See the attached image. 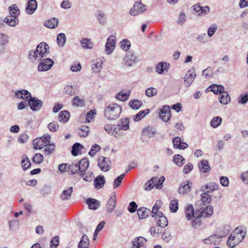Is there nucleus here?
I'll use <instances>...</instances> for the list:
<instances>
[{
    "instance_id": "nucleus-1",
    "label": "nucleus",
    "mask_w": 248,
    "mask_h": 248,
    "mask_svg": "<svg viewBox=\"0 0 248 248\" xmlns=\"http://www.w3.org/2000/svg\"><path fill=\"white\" fill-rule=\"evenodd\" d=\"M49 49V47L46 43H40L37 45L34 50L30 51L28 58L33 61L39 62L43 58L46 57L48 55Z\"/></svg>"
},
{
    "instance_id": "nucleus-2",
    "label": "nucleus",
    "mask_w": 248,
    "mask_h": 248,
    "mask_svg": "<svg viewBox=\"0 0 248 248\" xmlns=\"http://www.w3.org/2000/svg\"><path fill=\"white\" fill-rule=\"evenodd\" d=\"M122 111L121 106L116 103L107 105L104 108V116L106 119L109 121L117 119Z\"/></svg>"
},
{
    "instance_id": "nucleus-3",
    "label": "nucleus",
    "mask_w": 248,
    "mask_h": 248,
    "mask_svg": "<svg viewBox=\"0 0 248 248\" xmlns=\"http://www.w3.org/2000/svg\"><path fill=\"white\" fill-rule=\"evenodd\" d=\"M246 232L241 228H236L232 231L228 237L227 245L231 248H233L239 244L246 236Z\"/></svg>"
},
{
    "instance_id": "nucleus-4",
    "label": "nucleus",
    "mask_w": 248,
    "mask_h": 248,
    "mask_svg": "<svg viewBox=\"0 0 248 248\" xmlns=\"http://www.w3.org/2000/svg\"><path fill=\"white\" fill-rule=\"evenodd\" d=\"M10 15L7 16L4 22L11 27H15L18 24V16L20 14L19 9L16 4H13L9 7Z\"/></svg>"
},
{
    "instance_id": "nucleus-5",
    "label": "nucleus",
    "mask_w": 248,
    "mask_h": 248,
    "mask_svg": "<svg viewBox=\"0 0 248 248\" xmlns=\"http://www.w3.org/2000/svg\"><path fill=\"white\" fill-rule=\"evenodd\" d=\"M147 6L141 2H136L130 10V14L132 16H136L146 11Z\"/></svg>"
},
{
    "instance_id": "nucleus-6",
    "label": "nucleus",
    "mask_w": 248,
    "mask_h": 248,
    "mask_svg": "<svg viewBox=\"0 0 248 248\" xmlns=\"http://www.w3.org/2000/svg\"><path fill=\"white\" fill-rule=\"evenodd\" d=\"M98 165L102 171H107L111 169V160L108 157L101 156L99 157Z\"/></svg>"
},
{
    "instance_id": "nucleus-7",
    "label": "nucleus",
    "mask_w": 248,
    "mask_h": 248,
    "mask_svg": "<svg viewBox=\"0 0 248 248\" xmlns=\"http://www.w3.org/2000/svg\"><path fill=\"white\" fill-rule=\"evenodd\" d=\"M38 66V70L40 72L46 71L50 69L54 64L53 61L49 58L40 60Z\"/></svg>"
},
{
    "instance_id": "nucleus-8",
    "label": "nucleus",
    "mask_w": 248,
    "mask_h": 248,
    "mask_svg": "<svg viewBox=\"0 0 248 248\" xmlns=\"http://www.w3.org/2000/svg\"><path fill=\"white\" fill-rule=\"evenodd\" d=\"M196 76L195 70L192 67L186 72L184 77L185 86L186 87L189 86L193 82Z\"/></svg>"
},
{
    "instance_id": "nucleus-9",
    "label": "nucleus",
    "mask_w": 248,
    "mask_h": 248,
    "mask_svg": "<svg viewBox=\"0 0 248 248\" xmlns=\"http://www.w3.org/2000/svg\"><path fill=\"white\" fill-rule=\"evenodd\" d=\"M28 104L32 111H37L42 108L43 102L41 100L32 97L30 99Z\"/></svg>"
},
{
    "instance_id": "nucleus-10",
    "label": "nucleus",
    "mask_w": 248,
    "mask_h": 248,
    "mask_svg": "<svg viewBox=\"0 0 248 248\" xmlns=\"http://www.w3.org/2000/svg\"><path fill=\"white\" fill-rule=\"evenodd\" d=\"M160 118L164 122L169 121L171 117L170 109L169 106H164L160 109Z\"/></svg>"
},
{
    "instance_id": "nucleus-11",
    "label": "nucleus",
    "mask_w": 248,
    "mask_h": 248,
    "mask_svg": "<svg viewBox=\"0 0 248 248\" xmlns=\"http://www.w3.org/2000/svg\"><path fill=\"white\" fill-rule=\"evenodd\" d=\"M157 225L162 228H165L168 225V221L167 217L163 215L161 212L157 213V215L155 216Z\"/></svg>"
},
{
    "instance_id": "nucleus-12",
    "label": "nucleus",
    "mask_w": 248,
    "mask_h": 248,
    "mask_svg": "<svg viewBox=\"0 0 248 248\" xmlns=\"http://www.w3.org/2000/svg\"><path fill=\"white\" fill-rule=\"evenodd\" d=\"M146 239L141 236L136 237L132 241V245L133 248H140L146 246Z\"/></svg>"
},
{
    "instance_id": "nucleus-13",
    "label": "nucleus",
    "mask_w": 248,
    "mask_h": 248,
    "mask_svg": "<svg viewBox=\"0 0 248 248\" xmlns=\"http://www.w3.org/2000/svg\"><path fill=\"white\" fill-rule=\"evenodd\" d=\"M115 44V37L114 36H109L107 41L105 48L106 51L108 54H110L114 49Z\"/></svg>"
},
{
    "instance_id": "nucleus-14",
    "label": "nucleus",
    "mask_w": 248,
    "mask_h": 248,
    "mask_svg": "<svg viewBox=\"0 0 248 248\" xmlns=\"http://www.w3.org/2000/svg\"><path fill=\"white\" fill-rule=\"evenodd\" d=\"M125 65L131 66L137 62V57L133 52H129L124 59Z\"/></svg>"
},
{
    "instance_id": "nucleus-15",
    "label": "nucleus",
    "mask_w": 248,
    "mask_h": 248,
    "mask_svg": "<svg viewBox=\"0 0 248 248\" xmlns=\"http://www.w3.org/2000/svg\"><path fill=\"white\" fill-rule=\"evenodd\" d=\"M16 96L18 98L23 99L26 101H29L31 98L32 97L31 94L26 90L17 91L16 93Z\"/></svg>"
},
{
    "instance_id": "nucleus-16",
    "label": "nucleus",
    "mask_w": 248,
    "mask_h": 248,
    "mask_svg": "<svg viewBox=\"0 0 248 248\" xmlns=\"http://www.w3.org/2000/svg\"><path fill=\"white\" fill-rule=\"evenodd\" d=\"M198 210L201 212L200 216L207 217L211 216L213 213V207L211 205L207 206L204 208L203 206L198 208Z\"/></svg>"
},
{
    "instance_id": "nucleus-17",
    "label": "nucleus",
    "mask_w": 248,
    "mask_h": 248,
    "mask_svg": "<svg viewBox=\"0 0 248 248\" xmlns=\"http://www.w3.org/2000/svg\"><path fill=\"white\" fill-rule=\"evenodd\" d=\"M172 143L174 147L179 149H185L188 147V144L185 142L182 141L181 138L179 137H176L173 138Z\"/></svg>"
},
{
    "instance_id": "nucleus-18",
    "label": "nucleus",
    "mask_w": 248,
    "mask_h": 248,
    "mask_svg": "<svg viewBox=\"0 0 248 248\" xmlns=\"http://www.w3.org/2000/svg\"><path fill=\"white\" fill-rule=\"evenodd\" d=\"M37 7V2L36 0H29L26 8V12L30 15L32 14L36 10Z\"/></svg>"
},
{
    "instance_id": "nucleus-19",
    "label": "nucleus",
    "mask_w": 248,
    "mask_h": 248,
    "mask_svg": "<svg viewBox=\"0 0 248 248\" xmlns=\"http://www.w3.org/2000/svg\"><path fill=\"white\" fill-rule=\"evenodd\" d=\"M192 183L187 181L183 182L181 185L178 189V192L180 194L187 193L190 191Z\"/></svg>"
},
{
    "instance_id": "nucleus-20",
    "label": "nucleus",
    "mask_w": 248,
    "mask_h": 248,
    "mask_svg": "<svg viewBox=\"0 0 248 248\" xmlns=\"http://www.w3.org/2000/svg\"><path fill=\"white\" fill-rule=\"evenodd\" d=\"M218 188V185L214 183L203 185L201 187V191L208 193L212 192L214 190Z\"/></svg>"
},
{
    "instance_id": "nucleus-21",
    "label": "nucleus",
    "mask_w": 248,
    "mask_h": 248,
    "mask_svg": "<svg viewBox=\"0 0 248 248\" xmlns=\"http://www.w3.org/2000/svg\"><path fill=\"white\" fill-rule=\"evenodd\" d=\"M106 182L105 177L103 175H99L96 177L94 180V186L96 189H99L102 188Z\"/></svg>"
},
{
    "instance_id": "nucleus-22",
    "label": "nucleus",
    "mask_w": 248,
    "mask_h": 248,
    "mask_svg": "<svg viewBox=\"0 0 248 248\" xmlns=\"http://www.w3.org/2000/svg\"><path fill=\"white\" fill-rule=\"evenodd\" d=\"M116 205V197L115 195L111 196L107 204L106 210L108 213H112Z\"/></svg>"
},
{
    "instance_id": "nucleus-23",
    "label": "nucleus",
    "mask_w": 248,
    "mask_h": 248,
    "mask_svg": "<svg viewBox=\"0 0 248 248\" xmlns=\"http://www.w3.org/2000/svg\"><path fill=\"white\" fill-rule=\"evenodd\" d=\"M142 132L143 135L151 138L156 133V130L154 126H148L143 128Z\"/></svg>"
},
{
    "instance_id": "nucleus-24",
    "label": "nucleus",
    "mask_w": 248,
    "mask_h": 248,
    "mask_svg": "<svg viewBox=\"0 0 248 248\" xmlns=\"http://www.w3.org/2000/svg\"><path fill=\"white\" fill-rule=\"evenodd\" d=\"M201 201L197 202L195 206L198 205L199 204H201V203H202L203 205H205L210 203L211 201L210 195L207 192L202 193L201 195Z\"/></svg>"
},
{
    "instance_id": "nucleus-25",
    "label": "nucleus",
    "mask_w": 248,
    "mask_h": 248,
    "mask_svg": "<svg viewBox=\"0 0 248 248\" xmlns=\"http://www.w3.org/2000/svg\"><path fill=\"white\" fill-rule=\"evenodd\" d=\"M73 192V188L72 186L64 189L60 195L61 199L62 201L69 200L71 199Z\"/></svg>"
},
{
    "instance_id": "nucleus-26",
    "label": "nucleus",
    "mask_w": 248,
    "mask_h": 248,
    "mask_svg": "<svg viewBox=\"0 0 248 248\" xmlns=\"http://www.w3.org/2000/svg\"><path fill=\"white\" fill-rule=\"evenodd\" d=\"M78 87L76 85H67L64 88L63 93L70 96H73L77 94Z\"/></svg>"
},
{
    "instance_id": "nucleus-27",
    "label": "nucleus",
    "mask_w": 248,
    "mask_h": 248,
    "mask_svg": "<svg viewBox=\"0 0 248 248\" xmlns=\"http://www.w3.org/2000/svg\"><path fill=\"white\" fill-rule=\"evenodd\" d=\"M138 214L140 219H143L152 215L151 211L145 207H140L138 210Z\"/></svg>"
},
{
    "instance_id": "nucleus-28",
    "label": "nucleus",
    "mask_w": 248,
    "mask_h": 248,
    "mask_svg": "<svg viewBox=\"0 0 248 248\" xmlns=\"http://www.w3.org/2000/svg\"><path fill=\"white\" fill-rule=\"evenodd\" d=\"M199 168L200 170L203 173L208 172L211 170L209 162L206 160L201 161L199 163Z\"/></svg>"
},
{
    "instance_id": "nucleus-29",
    "label": "nucleus",
    "mask_w": 248,
    "mask_h": 248,
    "mask_svg": "<svg viewBox=\"0 0 248 248\" xmlns=\"http://www.w3.org/2000/svg\"><path fill=\"white\" fill-rule=\"evenodd\" d=\"M78 165L79 168V172L78 173H82L87 170L89 165V161L87 158L82 159L78 163Z\"/></svg>"
},
{
    "instance_id": "nucleus-30",
    "label": "nucleus",
    "mask_w": 248,
    "mask_h": 248,
    "mask_svg": "<svg viewBox=\"0 0 248 248\" xmlns=\"http://www.w3.org/2000/svg\"><path fill=\"white\" fill-rule=\"evenodd\" d=\"M72 104L73 106L76 107H82L85 106V102L83 97L76 96L73 98Z\"/></svg>"
},
{
    "instance_id": "nucleus-31",
    "label": "nucleus",
    "mask_w": 248,
    "mask_h": 248,
    "mask_svg": "<svg viewBox=\"0 0 248 248\" xmlns=\"http://www.w3.org/2000/svg\"><path fill=\"white\" fill-rule=\"evenodd\" d=\"M44 26L49 29H54L58 25V19L56 18H52L44 22Z\"/></svg>"
},
{
    "instance_id": "nucleus-32",
    "label": "nucleus",
    "mask_w": 248,
    "mask_h": 248,
    "mask_svg": "<svg viewBox=\"0 0 248 248\" xmlns=\"http://www.w3.org/2000/svg\"><path fill=\"white\" fill-rule=\"evenodd\" d=\"M86 202L89 208L92 210L97 209L100 205V202L94 199L89 198L87 200Z\"/></svg>"
},
{
    "instance_id": "nucleus-33",
    "label": "nucleus",
    "mask_w": 248,
    "mask_h": 248,
    "mask_svg": "<svg viewBox=\"0 0 248 248\" xmlns=\"http://www.w3.org/2000/svg\"><path fill=\"white\" fill-rule=\"evenodd\" d=\"M170 64L166 62H161L159 63L156 66V72L158 74H162L165 70L169 69Z\"/></svg>"
},
{
    "instance_id": "nucleus-34",
    "label": "nucleus",
    "mask_w": 248,
    "mask_h": 248,
    "mask_svg": "<svg viewBox=\"0 0 248 248\" xmlns=\"http://www.w3.org/2000/svg\"><path fill=\"white\" fill-rule=\"evenodd\" d=\"M90 128L86 125H82L77 130V133L81 137H86L89 135Z\"/></svg>"
},
{
    "instance_id": "nucleus-35",
    "label": "nucleus",
    "mask_w": 248,
    "mask_h": 248,
    "mask_svg": "<svg viewBox=\"0 0 248 248\" xmlns=\"http://www.w3.org/2000/svg\"><path fill=\"white\" fill-rule=\"evenodd\" d=\"M90 245L88 237L85 234L83 235L78 245V248H88Z\"/></svg>"
},
{
    "instance_id": "nucleus-36",
    "label": "nucleus",
    "mask_w": 248,
    "mask_h": 248,
    "mask_svg": "<svg viewBox=\"0 0 248 248\" xmlns=\"http://www.w3.org/2000/svg\"><path fill=\"white\" fill-rule=\"evenodd\" d=\"M69 117V112L67 110H63L59 113L58 119L60 122L64 123L68 121Z\"/></svg>"
},
{
    "instance_id": "nucleus-37",
    "label": "nucleus",
    "mask_w": 248,
    "mask_h": 248,
    "mask_svg": "<svg viewBox=\"0 0 248 248\" xmlns=\"http://www.w3.org/2000/svg\"><path fill=\"white\" fill-rule=\"evenodd\" d=\"M33 147L35 149H40L46 146L45 140L43 138L36 139L33 141Z\"/></svg>"
},
{
    "instance_id": "nucleus-38",
    "label": "nucleus",
    "mask_w": 248,
    "mask_h": 248,
    "mask_svg": "<svg viewBox=\"0 0 248 248\" xmlns=\"http://www.w3.org/2000/svg\"><path fill=\"white\" fill-rule=\"evenodd\" d=\"M220 103L223 105L228 104L231 101V98L227 92H223L219 97Z\"/></svg>"
},
{
    "instance_id": "nucleus-39",
    "label": "nucleus",
    "mask_w": 248,
    "mask_h": 248,
    "mask_svg": "<svg viewBox=\"0 0 248 248\" xmlns=\"http://www.w3.org/2000/svg\"><path fill=\"white\" fill-rule=\"evenodd\" d=\"M129 119L127 118H125L121 119L118 125H119L120 129L125 131L129 128Z\"/></svg>"
},
{
    "instance_id": "nucleus-40",
    "label": "nucleus",
    "mask_w": 248,
    "mask_h": 248,
    "mask_svg": "<svg viewBox=\"0 0 248 248\" xmlns=\"http://www.w3.org/2000/svg\"><path fill=\"white\" fill-rule=\"evenodd\" d=\"M211 91L215 94H220L224 92V87L221 85L214 84L210 86Z\"/></svg>"
},
{
    "instance_id": "nucleus-41",
    "label": "nucleus",
    "mask_w": 248,
    "mask_h": 248,
    "mask_svg": "<svg viewBox=\"0 0 248 248\" xmlns=\"http://www.w3.org/2000/svg\"><path fill=\"white\" fill-rule=\"evenodd\" d=\"M150 112V110L149 109H146L144 110H141L137 114H136L134 116V120L135 122H139L142 118H143L146 115L148 114Z\"/></svg>"
},
{
    "instance_id": "nucleus-42",
    "label": "nucleus",
    "mask_w": 248,
    "mask_h": 248,
    "mask_svg": "<svg viewBox=\"0 0 248 248\" xmlns=\"http://www.w3.org/2000/svg\"><path fill=\"white\" fill-rule=\"evenodd\" d=\"M185 214L187 220L191 219L193 217H195L194 213L193 207L191 204H189L187 206L185 211Z\"/></svg>"
},
{
    "instance_id": "nucleus-43",
    "label": "nucleus",
    "mask_w": 248,
    "mask_h": 248,
    "mask_svg": "<svg viewBox=\"0 0 248 248\" xmlns=\"http://www.w3.org/2000/svg\"><path fill=\"white\" fill-rule=\"evenodd\" d=\"M80 176H82L83 180L87 182H91L93 178V174L92 171H88L78 173Z\"/></svg>"
},
{
    "instance_id": "nucleus-44",
    "label": "nucleus",
    "mask_w": 248,
    "mask_h": 248,
    "mask_svg": "<svg viewBox=\"0 0 248 248\" xmlns=\"http://www.w3.org/2000/svg\"><path fill=\"white\" fill-rule=\"evenodd\" d=\"M80 44L84 48L86 49H91L93 46L91 39L86 38H83L80 41Z\"/></svg>"
},
{
    "instance_id": "nucleus-45",
    "label": "nucleus",
    "mask_w": 248,
    "mask_h": 248,
    "mask_svg": "<svg viewBox=\"0 0 248 248\" xmlns=\"http://www.w3.org/2000/svg\"><path fill=\"white\" fill-rule=\"evenodd\" d=\"M130 94V91H127L126 93H124L123 92H120L116 94L115 97L116 99L122 101H126Z\"/></svg>"
},
{
    "instance_id": "nucleus-46",
    "label": "nucleus",
    "mask_w": 248,
    "mask_h": 248,
    "mask_svg": "<svg viewBox=\"0 0 248 248\" xmlns=\"http://www.w3.org/2000/svg\"><path fill=\"white\" fill-rule=\"evenodd\" d=\"M157 183V178L153 177L145 184L144 189L146 190H150L154 187Z\"/></svg>"
},
{
    "instance_id": "nucleus-47",
    "label": "nucleus",
    "mask_w": 248,
    "mask_h": 248,
    "mask_svg": "<svg viewBox=\"0 0 248 248\" xmlns=\"http://www.w3.org/2000/svg\"><path fill=\"white\" fill-rule=\"evenodd\" d=\"M66 37L63 33H60L57 35V42L59 46L62 47L64 46L66 42Z\"/></svg>"
},
{
    "instance_id": "nucleus-48",
    "label": "nucleus",
    "mask_w": 248,
    "mask_h": 248,
    "mask_svg": "<svg viewBox=\"0 0 248 248\" xmlns=\"http://www.w3.org/2000/svg\"><path fill=\"white\" fill-rule=\"evenodd\" d=\"M222 121V119L221 117H214L210 122V125L213 128H217L221 124Z\"/></svg>"
},
{
    "instance_id": "nucleus-49",
    "label": "nucleus",
    "mask_w": 248,
    "mask_h": 248,
    "mask_svg": "<svg viewBox=\"0 0 248 248\" xmlns=\"http://www.w3.org/2000/svg\"><path fill=\"white\" fill-rule=\"evenodd\" d=\"M21 165L24 170H26L31 167V163L30 160L26 155L23 156Z\"/></svg>"
},
{
    "instance_id": "nucleus-50",
    "label": "nucleus",
    "mask_w": 248,
    "mask_h": 248,
    "mask_svg": "<svg viewBox=\"0 0 248 248\" xmlns=\"http://www.w3.org/2000/svg\"><path fill=\"white\" fill-rule=\"evenodd\" d=\"M142 101L137 99L131 100L129 102V106L133 109H138L142 106Z\"/></svg>"
},
{
    "instance_id": "nucleus-51",
    "label": "nucleus",
    "mask_w": 248,
    "mask_h": 248,
    "mask_svg": "<svg viewBox=\"0 0 248 248\" xmlns=\"http://www.w3.org/2000/svg\"><path fill=\"white\" fill-rule=\"evenodd\" d=\"M55 149L54 144L51 143L46 145L44 149V153L46 155H48L51 154Z\"/></svg>"
},
{
    "instance_id": "nucleus-52",
    "label": "nucleus",
    "mask_w": 248,
    "mask_h": 248,
    "mask_svg": "<svg viewBox=\"0 0 248 248\" xmlns=\"http://www.w3.org/2000/svg\"><path fill=\"white\" fill-rule=\"evenodd\" d=\"M173 161L178 166H181L184 164L185 159L180 155H176L173 156Z\"/></svg>"
},
{
    "instance_id": "nucleus-53",
    "label": "nucleus",
    "mask_w": 248,
    "mask_h": 248,
    "mask_svg": "<svg viewBox=\"0 0 248 248\" xmlns=\"http://www.w3.org/2000/svg\"><path fill=\"white\" fill-rule=\"evenodd\" d=\"M162 204V202L160 200H158L156 202L155 205L153 207L152 210L151 211L152 217H154L155 216L157 215L158 209L160 207Z\"/></svg>"
},
{
    "instance_id": "nucleus-54",
    "label": "nucleus",
    "mask_w": 248,
    "mask_h": 248,
    "mask_svg": "<svg viewBox=\"0 0 248 248\" xmlns=\"http://www.w3.org/2000/svg\"><path fill=\"white\" fill-rule=\"evenodd\" d=\"M170 209L171 212L175 213L178 209V201L177 199H174L170 202Z\"/></svg>"
},
{
    "instance_id": "nucleus-55",
    "label": "nucleus",
    "mask_w": 248,
    "mask_h": 248,
    "mask_svg": "<svg viewBox=\"0 0 248 248\" xmlns=\"http://www.w3.org/2000/svg\"><path fill=\"white\" fill-rule=\"evenodd\" d=\"M97 18L101 25H104L106 22L105 14L102 11H98L97 15Z\"/></svg>"
},
{
    "instance_id": "nucleus-56",
    "label": "nucleus",
    "mask_w": 248,
    "mask_h": 248,
    "mask_svg": "<svg viewBox=\"0 0 248 248\" xmlns=\"http://www.w3.org/2000/svg\"><path fill=\"white\" fill-rule=\"evenodd\" d=\"M83 148V146L79 143H76L74 144V145L72 146V151H71L72 154L74 156L77 155L78 154L79 150L80 148Z\"/></svg>"
},
{
    "instance_id": "nucleus-57",
    "label": "nucleus",
    "mask_w": 248,
    "mask_h": 248,
    "mask_svg": "<svg viewBox=\"0 0 248 248\" xmlns=\"http://www.w3.org/2000/svg\"><path fill=\"white\" fill-rule=\"evenodd\" d=\"M69 171L72 174H75L76 172H79V168L78 165V163L76 164L72 163L69 165L68 166Z\"/></svg>"
},
{
    "instance_id": "nucleus-58",
    "label": "nucleus",
    "mask_w": 248,
    "mask_h": 248,
    "mask_svg": "<svg viewBox=\"0 0 248 248\" xmlns=\"http://www.w3.org/2000/svg\"><path fill=\"white\" fill-rule=\"evenodd\" d=\"M145 93L146 96L151 97L156 95L157 90L156 88L150 87L146 90Z\"/></svg>"
},
{
    "instance_id": "nucleus-59",
    "label": "nucleus",
    "mask_w": 248,
    "mask_h": 248,
    "mask_svg": "<svg viewBox=\"0 0 248 248\" xmlns=\"http://www.w3.org/2000/svg\"><path fill=\"white\" fill-rule=\"evenodd\" d=\"M100 149H101V147L99 145H98L97 144H94L92 146L91 149L89 153V155L93 157L95 155V154L97 152L99 151L100 150Z\"/></svg>"
},
{
    "instance_id": "nucleus-60",
    "label": "nucleus",
    "mask_w": 248,
    "mask_h": 248,
    "mask_svg": "<svg viewBox=\"0 0 248 248\" xmlns=\"http://www.w3.org/2000/svg\"><path fill=\"white\" fill-rule=\"evenodd\" d=\"M125 176V174L123 173L121 174V175L118 176L114 181L113 183V187L114 188H115L118 186H119L122 183L123 179Z\"/></svg>"
},
{
    "instance_id": "nucleus-61",
    "label": "nucleus",
    "mask_w": 248,
    "mask_h": 248,
    "mask_svg": "<svg viewBox=\"0 0 248 248\" xmlns=\"http://www.w3.org/2000/svg\"><path fill=\"white\" fill-rule=\"evenodd\" d=\"M43 155L41 154L37 153L34 155L32 158V160L36 164H40L43 161Z\"/></svg>"
},
{
    "instance_id": "nucleus-62",
    "label": "nucleus",
    "mask_w": 248,
    "mask_h": 248,
    "mask_svg": "<svg viewBox=\"0 0 248 248\" xmlns=\"http://www.w3.org/2000/svg\"><path fill=\"white\" fill-rule=\"evenodd\" d=\"M121 48L124 50L127 51L130 46V43L128 40L124 39L121 43Z\"/></svg>"
},
{
    "instance_id": "nucleus-63",
    "label": "nucleus",
    "mask_w": 248,
    "mask_h": 248,
    "mask_svg": "<svg viewBox=\"0 0 248 248\" xmlns=\"http://www.w3.org/2000/svg\"><path fill=\"white\" fill-rule=\"evenodd\" d=\"M248 101V92L246 94H241L239 96L238 99V103L239 104H244Z\"/></svg>"
},
{
    "instance_id": "nucleus-64",
    "label": "nucleus",
    "mask_w": 248,
    "mask_h": 248,
    "mask_svg": "<svg viewBox=\"0 0 248 248\" xmlns=\"http://www.w3.org/2000/svg\"><path fill=\"white\" fill-rule=\"evenodd\" d=\"M202 74L206 78H208L212 77L213 72L210 67H207L202 71Z\"/></svg>"
}]
</instances>
